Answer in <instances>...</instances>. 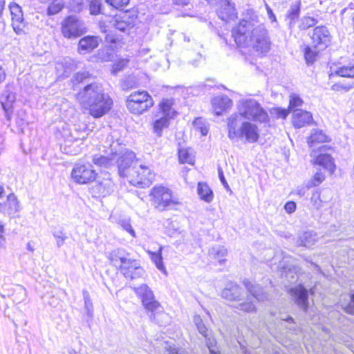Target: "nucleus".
Listing matches in <instances>:
<instances>
[{
	"label": "nucleus",
	"instance_id": "obj_1",
	"mask_svg": "<svg viewBox=\"0 0 354 354\" xmlns=\"http://www.w3.org/2000/svg\"><path fill=\"white\" fill-rule=\"evenodd\" d=\"M232 37L239 47L252 48L258 54L268 52L270 40L263 26L255 24H235L232 28Z\"/></svg>",
	"mask_w": 354,
	"mask_h": 354
},
{
	"label": "nucleus",
	"instance_id": "obj_2",
	"mask_svg": "<svg viewBox=\"0 0 354 354\" xmlns=\"http://www.w3.org/2000/svg\"><path fill=\"white\" fill-rule=\"evenodd\" d=\"M76 99L89 114L95 118H100L111 109L113 100L104 92L102 84H88L76 94Z\"/></svg>",
	"mask_w": 354,
	"mask_h": 354
},
{
	"label": "nucleus",
	"instance_id": "obj_3",
	"mask_svg": "<svg viewBox=\"0 0 354 354\" xmlns=\"http://www.w3.org/2000/svg\"><path fill=\"white\" fill-rule=\"evenodd\" d=\"M228 138L232 140H245L254 143L257 142L259 134L258 127L249 121H243L240 115H231L227 122Z\"/></svg>",
	"mask_w": 354,
	"mask_h": 354
},
{
	"label": "nucleus",
	"instance_id": "obj_4",
	"mask_svg": "<svg viewBox=\"0 0 354 354\" xmlns=\"http://www.w3.org/2000/svg\"><path fill=\"white\" fill-rule=\"evenodd\" d=\"M134 291L140 298L145 308L148 311L150 319L162 326V323L159 320V317H167V315L162 313V306L156 300L153 291L146 284L134 288Z\"/></svg>",
	"mask_w": 354,
	"mask_h": 354
},
{
	"label": "nucleus",
	"instance_id": "obj_5",
	"mask_svg": "<svg viewBox=\"0 0 354 354\" xmlns=\"http://www.w3.org/2000/svg\"><path fill=\"white\" fill-rule=\"evenodd\" d=\"M233 115H240L241 119L245 118L260 123L268 121V115L261 104L254 99H247L240 101L239 113Z\"/></svg>",
	"mask_w": 354,
	"mask_h": 354
},
{
	"label": "nucleus",
	"instance_id": "obj_6",
	"mask_svg": "<svg viewBox=\"0 0 354 354\" xmlns=\"http://www.w3.org/2000/svg\"><path fill=\"white\" fill-rule=\"evenodd\" d=\"M126 104L131 113L140 115L153 106V100L147 91H138L127 97Z\"/></svg>",
	"mask_w": 354,
	"mask_h": 354
},
{
	"label": "nucleus",
	"instance_id": "obj_7",
	"mask_svg": "<svg viewBox=\"0 0 354 354\" xmlns=\"http://www.w3.org/2000/svg\"><path fill=\"white\" fill-rule=\"evenodd\" d=\"M243 284L248 292L251 295V298L248 297L246 301L239 304L236 308L246 313H253L256 311V307L254 304L253 299L258 301H263L266 297L263 293V288L256 283L250 281L248 279L243 281Z\"/></svg>",
	"mask_w": 354,
	"mask_h": 354
},
{
	"label": "nucleus",
	"instance_id": "obj_8",
	"mask_svg": "<svg viewBox=\"0 0 354 354\" xmlns=\"http://www.w3.org/2000/svg\"><path fill=\"white\" fill-rule=\"evenodd\" d=\"M151 195L152 204L159 211H165L167 207L176 204L172 199L171 190L165 187H153L151 191Z\"/></svg>",
	"mask_w": 354,
	"mask_h": 354
},
{
	"label": "nucleus",
	"instance_id": "obj_9",
	"mask_svg": "<svg viewBox=\"0 0 354 354\" xmlns=\"http://www.w3.org/2000/svg\"><path fill=\"white\" fill-rule=\"evenodd\" d=\"M138 163V160L136 159V154L133 151L126 150L121 154L117 153L115 165L120 176L129 178Z\"/></svg>",
	"mask_w": 354,
	"mask_h": 354
},
{
	"label": "nucleus",
	"instance_id": "obj_10",
	"mask_svg": "<svg viewBox=\"0 0 354 354\" xmlns=\"http://www.w3.org/2000/svg\"><path fill=\"white\" fill-rule=\"evenodd\" d=\"M97 173L89 163H76L71 172V178L78 184H88L96 179Z\"/></svg>",
	"mask_w": 354,
	"mask_h": 354
},
{
	"label": "nucleus",
	"instance_id": "obj_11",
	"mask_svg": "<svg viewBox=\"0 0 354 354\" xmlns=\"http://www.w3.org/2000/svg\"><path fill=\"white\" fill-rule=\"evenodd\" d=\"M131 173L129 177V183L134 186L142 188L149 187L154 177L150 169L141 164H138L136 168Z\"/></svg>",
	"mask_w": 354,
	"mask_h": 354
},
{
	"label": "nucleus",
	"instance_id": "obj_12",
	"mask_svg": "<svg viewBox=\"0 0 354 354\" xmlns=\"http://www.w3.org/2000/svg\"><path fill=\"white\" fill-rule=\"evenodd\" d=\"M118 269L126 279L131 280L140 278L144 274V269L139 262L130 257Z\"/></svg>",
	"mask_w": 354,
	"mask_h": 354
},
{
	"label": "nucleus",
	"instance_id": "obj_13",
	"mask_svg": "<svg viewBox=\"0 0 354 354\" xmlns=\"http://www.w3.org/2000/svg\"><path fill=\"white\" fill-rule=\"evenodd\" d=\"M288 292L296 304L304 312H306L308 308L307 289L302 285H298L290 288Z\"/></svg>",
	"mask_w": 354,
	"mask_h": 354
},
{
	"label": "nucleus",
	"instance_id": "obj_14",
	"mask_svg": "<svg viewBox=\"0 0 354 354\" xmlns=\"http://www.w3.org/2000/svg\"><path fill=\"white\" fill-rule=\"evenodd\" d=\"M15 101V93L6 88V89L1 94L0 103L4 111L5 117L9 122L12 119L14 110V104Z\"/></svg>",
	"mask_w": 354,
	"mask_h": 354
},
{
	"label": "nucleus",
	"instance_id": "obj_15",
	"mask_svg": "<svg viewBox=\"0 0 354 354\" xmlns=\"http://www.w3.org/2000/svg\"><path fill=\"white\" fill-rule=\"evenodd\" d=\"M219 3L218 18L224 22L234 21L237 18L234 3H232L230 0H219Z\"/></svg>",
	"mask_w": 354,
	"mask_h": 354
},
{
	"label": "nucleus",
	"instance_id": "obj_16",
	"mask_svg": "<svg viewBox=\"0 0 354 354\" xmlns=\"http://www.w3.org/2000/svg\"><path fill=\"white\" fill-rule=\"evenodd\" d=\"M310 37L313 40V43L315 46H322L320 48H324L327 46L328 43L330 40V35L327 29L324 26H317L313 29Z\"/></svg>",
	"mask_w": 354,
	"mask_h": 354
},
{
	"label": "nucleus",
	"instance_id": "obj_17",
	"mask_svg": "<svg viewBox=\"0 0 354 354\" xmlns=\"http://www.w3.org/2000/svg\"><path fill=\"white\" fill-rule=\"evenodd\" d=\"M19 210V201L14 193L8 195L6 202L0 203V212L9 216H14Z\"/></svg>",
	"mask_w": 354,
	"mask_h": 354
},
{
	"label": "nucleus",
	"instance_id": "obj_18",
	"mask_svg": "<svg viewBox=\"0 0 354 354\" xmlns=\"http://www.w3.org/2000/svg\"><path fill=\"white\" fill-rule=\"evenodd\" d=\"M313 118L310 112L302 109H295L292 113V122L297 129H300L313 123Z\"/></svg>",
	"mask_w": 354,
	"mask_h": 354
},
{
	"label": "nucleus",
	"instance_id": "obj_19",
	"mask_svg": "<svg viewBox=\"0 0 354 354\" xmlns=\"http://www.w3.org/2000/svg\"><path fill=\"white\" fill-rule=\"evenodd\" d=\"M61 30L63 36L70 39L79 37L86 31L83 24H62Z\"/></svg>",
	"mask_w": 354,
	"mask_h": 354
},
{
	"label": "nucleus",
	"instance_id": "obj_20",
	"mask_svg": "<svg viewBox=\"0 0 354 354\" xmlns=\"http://www.w3.org/2000/svg\"><path fill=\"white\" fill-rule=\"evenodd\" d=\"M100 41L101 39L97 36L84 37L79 41L78 52L81 54L90 53L99 46Z\"/></svg>",
	"mask_w": 354,
	"mask_h": 354
},
{
	"label": "nucleus",
	"instance_id": "obj_21",
	"mask_svg": "<svg viewBox=\"0 0 354 354\" xmlns=\"http://www.w3.org/2000/svg\"><path fill=\"white\" fill-rule=\"evenodd\" d=\"M241 295L242 288L232 282L228 283L221 292V297L229 301H240Z\"/></svg>",
	"mask_w": 354,
	"mask_h": 354
},
{
	"label": "nucleus",
	"instance_id": "obj_22",
	"mask_svg": "<svg viewBox=\"0 0 354 354\" xmlns=\"http://www.w3.org/2000/svg\"><path fill=\"white\" fill-rule=\"evenodd\" d=\"M212 105L215 115H221L226 109L232 105V101L226 95L215 97L212 100Z\"/></svg>",
	"mask_w": 354,
	"mask_h": 354
},
{
	"label": "nucleus",
	"instance_id": "obj_23",
	"mask_svg": "<svg viewBox=\"0 0 354 354\" xmlns=\"http://www.w3.org/2000/svg\"><path fill=\"white\" fill-rule=\"evenodd\" d=\"M129 257V253L122 248L113 250L108 254V259L110 260L112 265L118 268H119L121 264H123Z\"/></svg>",
	"mask_w": 354,
	"mask_h": 354
},
{
	"label": "nucleus",
	"instance_id": "obj_24",
	"mask_svg": "<svg viewBox=\"0 0 354 354\" xmlns=\"http://www.w3.org/2000/svg\"><path fill=\"white\" fill-rule=\"evenodd\" d=\"M63 137L65 139V144L64 151L66 153H71L72 151L67 150L66 147L70 146V143L83 140L86 138V132L77 130L76 127L74 128L73 131L70 132L68 134L64 132Z\"/></svg>",
	"mask_w": 354,
	"mask_h": 354
},
{
	"label": "nucleus",
	"instance_id": "obj_25",
	"mask_svg": "<svg viewBox=\"0 0 354 354\" xmlns=\"http://www.w3.org/2000/svg\"><path fill=\"white\" fill-rule=\"evenodd\" d=\"M117 152H111L110 156H93V162L95 165L103 167L106 169H111L115 166V160Z\"/></svg>",
	"mask_w": 354,
	"mask_h": 354
},
{
	"label": "nucleus",
	"instance_id": "obj_26",
	"mask_svg": "<svg viewBox=\"0 0 354 354\" xmlns=\"http://www.w3.org/2000/svg\"><path fill=\"white\" fill-rule=\"evenodd\" d=\"M315 164L322 166L324 169L333 174L336 168L333 157L327 153H322L317 156Z\"/></svg>",
	"mask_w": 354,
	"mask_h": 354
},
{
	"label": "nucleus",
	"instance_id": "obj_27",
	"mask_svg": "<svg viewBox=\"0 0 354 354\" xmlns=\"http://www.w3.org/2000/svg\"><path fill=\"white\" fill-rule=\"evenodd\" d=\"M174 104L173 99L164 98L159 104V109L162 113V117L166 119H173L176 115V111L172 109Z\"/></svg>",
	"mask_w": 354,
	"mask_h": 354
},
{
	"label": "nucleus",
	"instance_id": "obj_28",
	"mask_svg": "<svg viewBox=\"0 0 354 354\" xmlns=\"http://www.w3.org/2000/svg\"><path fill=\"white\" fill-rule=\"evenodd\" d=\"M317 241V234L313 231H306L297 241L299 245L310 248Z\"/></svg>",
	"mask_w": 354,
	"mask_h": 354
},
{
	"label": "nucleus",
	"instance_id": "obj_29",
	"mask_svg": "<svg viewBox=\"0 0 354 354\" xmlns=\"http://www.w3.org/2000/svg\"><path fill=\"white\" fill-rule=\"evenodd\" d=\"M197 192L201 199L207 203H210L213 200V192L205 183L200 182L198 183Z\"/></svg>",
	"mask_w": 354,
	"mask_h": 354
},
{
	"label": "nucleus",
	"instance_id": "obj_30",
	"mask_svg": "<svg viewBox=\"0 0 354 354\" xmlns=\"http://www.w3.org/2000/svg\"><path fill=\"white\" fill-rule=\"evenodd\" d=\"M97 57L102 62L112 61L115 57V50L111 46H105L98 50Z\"/></svg>",
	"mask_w": 354,
	"mask_h": 354
},
{
	"label": "nucleus",
	"instance_id": "obj_31",
	"mask_svg": "<svg viewBox=\"0 0 354 354\" xmlns=\"http://www.w3.org/2000/svg\"><path fill=\"white\" fill-rule=\"evenodd\" d=\"M327 141V136L322 130L313 129L308 140V144L312 146L314 143H323Z\"/></svg>",
	"mask_w": 354,
	"mask_h": 354
},
{
	"label": "nucleus",
	"instance_id": "obj_32",
	"mask_svg": "<svg viewBox=\"0 0 354 354\" xmlns=\"http://www.w3.org/2000/svg\"><path fill=\"white\" fill-rule=\"evenodd\" d=\"M169 120L166 119L165 117L160 116V118L156 120L153 124V132L157 136L160 137L162 134V130L169 127Z\"/></svg>",
	"mask_w": 354,
	"mask_h": 354
},
{
	"label": "nucleus",
	"instance_id": "obj_33",
	"mask_svg": "<svg viewBox=\"0 0 354 354\" xmlns=\"http://www.w3.org/2000/svg\"><path fill=\"white\" fill-rule=\"evenodd\" d=\"M149 254L151 261L154 263L156 268L159 270L166 272L162 257V247L157 252H149Z\"/></svg>",
	"mask_w": 354,
	"mask_h": 354
},
{
	"label": "nucleus",
	"instance_id": "obj_34",
	"mask_svg": "<svg viewBox=\"0 0 354 354\" xmlns=\"http://www.w3.org/2000/svg\"><path fill=\"white\" fill-rule=\"evenodd\" d=\"M300 6L301 2L299 1H297L295 3H292L290 8L287 11L286 15V20L292 21L298 19L300 12Z\"/></svg>",
	"mask_w": 354,
	"mask_h": 354
},
{
	"label": "nucleus",
	"instance_id": "obj_35",
	"mask_svg": "<svg viewBox=\"0 0 354 354\" xmlns=\"http://www.w3.org/2000/svg\"><path fill=\"white\" fill-rule=\"evenodd\" d=\"M319 46H315L314 45L313 48L310 46H306L304 50V57L307 64H312L315 62L317 59L319 50L317 48Z\"/></svg>",
	"mask_w": 354,
	"mask_h": 354
},
{
	"label": "nucleus",
	"instance_id": "obj_36",
	"mask_svg": "<svg viewBox=\"0 0 354 354\" xmlns=\"http://www.w3.org/2000/svg\"><path fill=\"white\" fill-rule=\"evenodd\" d=\"M347 299L340 301L341 308L348 314L354 315V294L348 295Z\"/></svg>",
	"mask_w": 354,
	"mask_h": 354
},
{
	"label": "nucleus",
	"instance_id": "obj_37",
	"mask_svg": "<svg viewBox=\"0 0 354 354\" xmlns=\"http://www.w3.org/2000/svg\"><path fill=\"white\" fill-rule=\"evenodd\" d=\"M9 8L12 22H22L23 12L21 8L18 4L15 3L10 5Z\"/></svg>",
	"mask_w": 354,
	"mask_h": 354
},
{
	"label": "nucleus",
	"instance_id": "obj_38",
	"mask_svg": "<svg viewBox=\"0 0 354 354\" xmlns=\"http://www.w3.org/2000/svg\"><path fill=\"white\" fill-rule=\"evenodd\" d=\"M211 254L216 258L220 264H222L225 260L223 259L227 254V250L223 246L213 247L210 250Z\"/></svg>",
	"mask_w": 354,
	"mask_h": 354
},
{
	"label": "nucleus",
	"instance_id": "obj_39",
	"mask_svg": "<svg viewBox=\"0 0 354 354\" xmlns=\"http://www.w3.org/2000/svg\"><path fill=\"white\" fill-rule=\"evenodd\" d=\"M89 11L93 15L103 14L102 0H89Z\"/></svg>",
	"mask_w": 354,
	"mask_h": 354
},
{
	"label": "nucleus",
	"instance_id": "obj_40",
	"mask_svg": "<svg viewBox=\"0 0 354 354\" xmlns=\"http://www.w3.org/2000/svg\"><path fill=\"white\" fill-rule=\"evenodd\" d=\"M335 73L342 77H354V64L339 67L336 70Z\"/></svg>",
	"mask_w": 354,
	"mask_h": 354
},
{
	"label": "nucleus",
	"instance_id": "obj_41",
	"mask_svg": "<svg viewBox=\"0 0 354 354\" xmlns=\"http://www.w3.org/2000/svg\"><path fill=\"white\" fill-rule=\"evenodd\" d=\"M91 74L88 71H81L76 73L71 81L73 84V86L77 85L80 83L86 82V80L90 79Z\"/></svg>",
	"mask_w": 354,
	"mask_h": 354
},
{
	"label": "nucleus",
	"instance_id": "obj_42",
	"mask_svg": "<svg viewBox=\"0 0 354 354\" xmlns=\"http://www.w3.org/2000/svg\"><path fill=\"white\" fill-rule=\"evenodd\" d=\"M194 322L197 328L198 331L203 337H206V335L209 334L207 326L199 315H196L194 317Z\"/></svg>",
	"mask_w": 354,
	"mask_h": 354
},
{
	"label": "nucleus",
	"instance_id": "obj_43",
	"mask_svg": "<svg viewBox=\"0 0 354 354\" xmlns=\"http://www.w3.org/2000/svg\"><path fill=\"white\" fill-rule=\"evenodd\" d=\"M53 235L54 238L57 240L56 244L57 248L62 247L64 244L65 241L68 238L62 228L54 230L53 232Z\"/></svg>",
	"mask_w": 354,
	"mask_h": 354
},
{
	"label": "nucleus",
	"instance_id": "obj_44",
	"mask_svg": "<svg viewBox=\"0 0 354 354\" xmlns=\"http://www.w3.org/2000/svg\"><path fill=\"white\" fill-rule=\"evenodd\" d=\"M178 159L180 163H188L192 165L193 158L187 149H180L178 150Z\"/></svg>",
	"mask_w": 354,
	"mask_h": 354
},
{
	"label": "nucleus",
	"instance_id": "obj_45",
	"mask_svg": "<svg viewBox=\"0 0 354 354\" xmlns=\"http://www.w3.org/2000/svg\"><path fill=\"white\" fill-rule=\"evenodd\" d=\"M341 14L342 20H351L354 22V3H351L348 7L342 10Z\"/></svg>",
	"mask_w": 354,
	"mask_h": 354
},
{
	"label": "nucleus",
	"instance_id": "obj_46",
	"mask_svg": "<svg viewBox=\"0 0 354 354\" xmlns=\"http://www.w3.org/2000/svg\"><path fill=\"white\" fill-rule=\"evenodd\" d=\"M325 179V175L322 172H316L311 180L308 183L307 187H316L320 185Z\"/></svg>",
	"mask_w": 354,
	"mask_h": 354
},
{
	"label": "nucleus",
	"instance_id": "obj_47",
	"mask_svg": "<svg viewBox=\"0 0 354 354\" xmlns=\"http://www.w3.org/2000/svg\"><path fill=\"white\" fill-rule=\"evenodd\" d=\"M303 104V100L301 99V97L295 94H292L290 95V100H289V109L292 110V111L295 109H297V107L301 106Z\"/></svg>",
	"mask_w": 354,
	"mask_h": 354
},
{
	"label": "nucleus",
	"instance_id": "obj_48",
	"mask_svg": "<svg viewBox=\"0 0 354 354\" xmlns=\"http://www.w3.org/2000/svg\"><path fill=\"white\" fill-rule=\"evenodd\" d=\"M97 189L101 194L106 195L113 190V184L111 181L105 180L97 185Z\"/></svg>",
	"mask_w": 354,
	"mask_h": 354
},
{
	"label": "nucleus",
	"instance_id": "obj_49",
	"mask_svg": "<svg viewBox=\"0 0 354 354\" xmlns=\"http://www.w3.org/2000/svg\"><path fill=\"white\" fill-rule=\"evenodd\" d=\"M64 8V3L61 1L53 2L48 8V15H53L59 12Z\"/></svg>",
	"mask_w": 354,
	"mask_h": 354
},
{
	"label": "nucleus",
	"instance_id": "obj_50",
	"mask_svg": "<svg viewBox=\"0 0 354 354\" xmlns=\"http://www.w3.org/2000/svg\"><path fill=\"white\" fill-rule=\"evenodd\" d=\"M82 295H83V298H84V301L85 308L87 310V313L88 315H90L93 313V303H92L89 292L86 290H83Z\"/></svg>",
	"mask_w": 354,
	"mask_h": 354
},
{
	"label": "nucleus",
	"instance_id": "obj_51",
	"mask_svg": "<svg viewBox=\"0 0 354 354\" xmlns=\"http://www.w3.org/2000/svg\"><path fill=\"white\" fill-rule=\"evenodd\" d=\"M288 111L285 109H281V108H273L270 110V114L272 115H274L276 118H281L285 119L288 115Z\"/></svg>",
	"mask_w": 354,
	"mask_h": 354
},
{
	"label": "nucleus",
	"instance_id": "obj_52",
	"mask_svg": "<svg viewBox=\"0 0 354 354\" xmlns=\"http://www.w3.org/2000/svg\"><path fill=\"white\" fill-rule=\"evenodd\" d=\"M311 202L313 203L314 207L319 209L322 207V203L325 201L321 199L319 193L315 192L311 196Z\"/></svg>",
	"mask_w": 354,
	"mask_h": 354
},
{
	"label": "nucleus",
	"instance_id": "obj_53",
	"mask_svg": "<svg viewBox=\"0 0 354 354\" xmlns=\"http://www.w3.org/2000/svg\"><path fill=\"white\" fill-rule=\"evenodd\" d=\"M105 1L117 9L125 6L129 3V0H105Z\"/></svg>",
	"mask_w": 354,
	"mask_h": 354
},
{
	"label": "nucleus",
	"instance_id": "obj_54",
	"mask_svg": "<svg viewBox=\"0 0 354 354\" xmlns=\"http://www.w3.org/2000/svg\"><path fill=\"white\" fill-rule=\"evenodd\" d=\"M205 338L206 346L209 349V353H211V351L213 352L218 351L216 349V341L215 339L212 338L209 334L204 337Z\"/></svg>",
	"mask_w": 354,
	"mask_h": 354
},
{
	"label": "nucleus",
	"instance_id": "obj_55",
	"mask_svg": "<svg viewBox=\"0 0 354 354\" xmlns=\"http://www.w3.org/2000/svg\"><path fill=\"white\" fill-rule=\"evenodd\" d=\"M194 125L196 127V128H197L198 129L200 130L201 134L203 136H206L208 133V129L207 128L204 126L203 124H202V120H201V118H197L196 119L194 122H193Z\"/></svg>",
	"mask_w": 354,
	"mask_h": 354
},
{
	"label": "nucleus",
	"instance_id": "obj_56",
	"mask_svg": "<svg viewBox=\"0 0 354 354\" xmlns=\"http://www.w3.org/2000/svg\"><path fill=\"white\" fill-rule=\"evenodd\" d=\"M120 225H121V227L123 228V230L128 232L132 236H133V237L136 236L135 231L133 230V229L129 221H126V220L122 221L121 222Z\"/></svg>",
	"mask_w": 354,
	"mask_h": 354
},
{
	"label": "nucleus",
	"instance_id": "obj_57",
	"mask_svg": "<svg viewBox=\"0 0 354 354\" xmlns=\"http://www.w3.org/2000/svg\"><path fill=\"white\" fill-rule=\"evenodd\" d=\"M296 203L294 201H288L284 205V209L286 212L288 214H291L294 212L296 209Z\"/></svg>",
	"mask_w": 354,
	"mask_h": 354
},
{
	"label": "nucleus",
	"instance_id": "obj_58",
	"mask_svg": "<svg viewBox=\"0 0 354 354\" xmlns=\"http://www.w3.org/2000/svg\"><path fill=\"white\" fill-rule=\"evenodd\" d=\"M25 24H10V26L17 35L24 33V28Z\"/></svg>",
	"mask_w": 354,
	"mask_h": 354
},
{
	"label": "nucleus",
	"instance_id": "obj_59",
	"mask_svg": "<svg viewBox=\"0 0 354 354\" xmlns=\"http://www.w3.org/2000/svg\"><path fill=\"white\" fill-rule=\"evenodd\" d=\"M218 177H219V179L221 182V183L223 184V185L227 189H230V187L225 178V176H224V174L223 172V170L222 169L219 167L218 168Z\"/></svg>",
	"mask_w": 354,
	"mask_h": 354
},
{
	"label": "nucleus",
	"instance_id": "obj_60",
	"mask_svg": "<svg viewBox=\"0 0 354 354\" xmlns=\"http://www.w3.org/2000/svg\"><path fill=\"white\" fill-rule=\"evenodd\" d=\"M166 354H186L181 348L169 347Z\"/></svg>",
	"mask_w": 354,
	"mask_h": 354
},
{
	"label": "nucleus",
	"instance_id": "obj_61",
	"mask_svg": "<svg viewBox=\"0 0 354 354\" xmlns=\"http://www.w3.org/2000/svg\"><path fill=\"white\" fill-rule=\"evenodd\" d=\"M128 24H113V28L121 32H125Z\"/></svg>",
	"mask_w": 354,
	"mask_h": 354
},
{
	"label": "nucleus",
	"instance_id": "obj_62",
	"mask_svg": "<svg viewBox=\"0 0 354 354\" xmlns=\"http://www.w3.org/2000/svg\"><path fill=\"white\" fill-rule=\"evenodd\" d=\"M105 39L106 41L110 43H116L117 40L118 39V37H116L115 35L111 34H107L105 37Z\"/></svg>",
	"mask_w": 354,
	"mask_h": 354
},
{
	"label": "nucleus",
	"instance_id": "obj_63",
	"mask_svg": "<svg viewBox=\"0 0 354 354\" xmlns=\"http://www.w3.org/2000/svg\"><path fill=\"white\" fill-rule=\"evenodd\" d=\"M6 73L3 68L0 66V83L3 82L6 79Z\"/></svg>",
	"mask_w": 354,
	"mask_h": 354
},
{
	"label": "nucleus",
	"instance_id": "obj_64",
	"mask_svg": "<svg viewBox=\"0 0 354 354\" xmlns=\"http://www.w3.org/2000/svg\"><path fill=\"white\" fill-rule=\"evenodd\" d=\"M201 58H202L201 54H200L199 53H197L196 58L194 60H193V62H192L191 64L194 66H197V65H198L197 63L201 59Z\"/></svg>",
	"mask_w": 354,
	"mask_h": 354
}]
</instances>
